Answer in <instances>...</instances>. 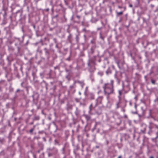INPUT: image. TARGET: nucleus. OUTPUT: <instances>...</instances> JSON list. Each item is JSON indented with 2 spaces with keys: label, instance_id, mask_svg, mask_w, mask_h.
Masks as SVG:
<instances>
[{
  "label": "nucleus",
  "instance_id": "nucleus-25",
  "mask_svg": "<svg viewBox=\"0 0 158 158\" xmlns=\"http://www.w3.org/2000/svg\"><path fill=\"white\" fill-rule=\"evenodd\" d=\"M33 124V122H31V123H30V124Z\"/></svg>",
  "mask_w": 158,
  "mask_h": 158
},
{
  "label": "nucleus",
  "instance_id": "nucleus-30",
  "mask_svg": "<svg viewBox=\"0 0 158 158\" xmlns=\"http://www.w3.org/2000/svg\"><path fill=\"white\" fill-rule=\"evenodd\" d=\"M42 154H43V155H44V153H42Z\"/></svg>",
  "mask_w": 158,
  "mask_h": 158
},
{
  "label": "nucleus",
  "instance_id": "nucleus-23",
  "mask_svg": "<svg viewBox=\"0 0 158 158\" xmlns=\"http://www.w3.org/2000/svg\"><path fill=\"white\" fill-rule=\"evenodd\" d=\"M150 158H154L153 156H151L150 157Z\"/></svg>",
  "mask_w": 158,
  "mask_h": 158
},
{
  "label": "nucleus",
  "instance_id": "nucleus-13",
  "mask_svg": "<svg viewBox=\"0 0 158 158\" xmlns=\"http://www.w3.org/2000/svg\"><path fill=\"white\" fill-rule=\"evenodd\" d=\"M118 98H119V102H120V99H121V97H120V96H118Z\"/></svg>",
  "mask_w": 158,
  "mask_h": 158
},
{
  "label": "nucleus",
  "instance_id": "nucleus-3",
  "mask_svg": "<svg viewBox=\"0 0 158 158\" xmlns=\"http://www.w3.org/2000/svg\"><path fill=\"white\" fill-rule=\"evenodd\" d=\"M157 128L158 129V131H157L156 133V137L155 138V139H152L153 140H154V139H157L158 138V127H157Z\"/></svg>",
  "mask_w": 158,
  "mask_h": 158
},
{
  "label": "nucleus",
  "instance_id": "nucleus-19",
  "mask_svg": "<svg viewBox=\"0 0 158 158\" xmlns=\"http://www.w3.org/2000/svg\"><path fill=\"white\" fill-rule=\"evenodd\" d=\"M129 6L130 7H132V5L131 4L129 5Z\"/></svg>",
  "mask_w": 158,
  "mask_h": 158
},
{
  "label": "nucleus",
  "instance_id": "nucleus-1",
  "mask_svg": "<svg viewBox=\"0 0 158 158\" xmlns=\"http://www.w3.org/2000/svg\"><path fill=\"white\" fill-rule=\"evenodd\" d=\"M103 92L104 94L106 96V98L108 100H109V95L113 94L114 93L113 86V81H111L110 83H107L104 84L103 87Z\"/></svg>",
  "mask_w": 158,
  "mask_h": 158
},
{
  "label": "nucleus",
  "instance_id": "nucleus-11",
  "mask_svg": "<svg viewBox=\"0 0 158 158\" xmlns=\"http://www.w3.org/2000/svg\"><path fill=\"white\" fill-rule=\"evenodd\" d=\"M39 117H35V118H34L35 120H39Z\"/></svg>",
  "mask_w": 158,
  "mask_h": 158
},
{
  "label": "nucleus",
  "instance_id": "nucleus-7",
  "mask_svg": "<svg viewBox=\"0 0 158 158\" xmlns=\"http://www.w3.org/2000/svg\"><path fill=\"white\" fill-rule=\"evenodd\" d=\"M35 127V126H34V127L33 128H32L29 131V132L30 133H32L33 132V131L34 130Z\"/></svg>",
  "mask_w": 158,
  "mask_h": 158
},
{
  "label": "nucleus",
  "instance_id": "nucleus-9",
  "mask_svg": "<svg viewBox=\"0 0 158 158\" xmlns=\"http://www.w3.org/2000/svg\"><path fill=\"white\" fill-rule=\"evenodd\" d=\"M90 98L91 99H94V95H93V94H91Z\"/></svg>",
  "mask_w": 158,
  "mask_h": 158
},
{
  "label": "nucleus",
  "instance_id": "nucleus-20",
  "mask_svg": "<svg viewBox=\"0 0 158 158\" xmlns=\"http://www.w3.org/2000/svg\"><path fill=\"white\" fill-rule=\"evenodd\" d=\"M121 157H122V156H119L118 157V158H121Z\"/></svg>",
  "mask_w": 158,
  "mask_h": 158
},
{
  "label": "nucleus",
  "instance_id": "nucleus-4",
  "mask_svg": "<svg viewBox=\"0 0 158 158\" xmlns=\"http://www.w3.org/2000/svg\"><path fill=\"white\" fill-rule=\"evenodd\" d=\"M116 13L118 15H120L123 14V12L120 11V12H117Z\"/></svg>",
  "mask_w": 158,
  "mask_h": 158
},
{
  "label": "nucleus",
  "instance_id": "nucleus-5",
  "mask_svg": "<svg viewBox=\"0 0 158 158\" xmlns=\"http://www.w3.org/2000/svg\"><path fill=\"white\" fill-rule=\"evenodd\" d=\"M120 103V102H117L116 103V109L118 108L119 107V105Z\"/></svg>",
  "mask_w": 158,
  "mask_h": 158
},
{
  "label": "nucleus",
  "instance_id": "nucleus-14",
  "mask_svg": "<svg viewBox=\"0 0 158 158\" xmlns=\"http://www.w3.org/2000/svg\"><path fill=\"white\" fill-rule=\"evenodd\" d=\"M151 82H152V83H153V84H154V83H155V81H154V80H151Z\"/></svg>",
  "mask_w": 158,
  "mask_h": 158
},
{
  "label": "nucleus",
  "instance_id": "nucleus-21",
  "mask_svg": "<svg viewBox=\"0 0 158 158\" xmlns=\"http://www.w3.org/2000/svg\"><path fill=\"white\" fill-rule=\"evenodd\" d=\"M124 117L125 118H127V115H125L124 116Z\"/></svg>",
  "mask_w": 158,
  "mask_h": 158
},
{
  "label": "nucleus",
  "instance_id": "nucleus-18",
  "mask_svg": "<svg viewBox=\"0 0 158 158\" xmlns=\"http://www.w3.org/2000/svg\"><path fill=\"white\" fill-rule=\"evenodd\" d=\"M118 8H119L120 9V8H122V7H121V6H118Z\"/></svg>",
  "mask_w": 158,
  "mask_h": 158
},
{
  "label": "nucleus",
  "instance_id": "nucleus-8",
  "mask_svg": "<svg viewBox=\"0 0 158 158\" xmlns=\"http://www.w3.org/2000/svg\"><path fill=\"white\" fill-rule=\"evenodd\" d=\"M152 132L153 131H152V130H149L148 133L149 135H151Z\"/></svg>",
  "mask_w": 158,
  "mask_h": 158
},
{
  "label": "nucleus",
  "instance_id": "nucleus-10",
  "mask_svg": "<svg viewBox=\"0 0 158 158\" xmlns=\"http://www.w3.org/2000/svg\"><path fill=\"white\" fill-rule=\"evenodd\" d=\"M153 128V127L151 125L149 126V130H152Z\"/></svg>",
  "mask_w": 158,
  "mask_h": 158
},
{
  "label": "nucleus",
  "instance_id": "nucleus-6",
  "mask_svg": "<svg viewBox=\"0 0 158 158\" xmlns=\"http://www.w3.org/2000/svg\"><path fill=\"white\" fill-rule=\"evenodd\" d=\"M44 50L46 54H49L48 51L46 48H44Z\"/></svg>",
  "mask_w": 158,
  "mask_h": 158
},
{
  "label": "nucleus",
  "instance_id": "nucleus-2",
  "mask_svg": "<svg viewBox=\"0 0 158 158\" xmlns=\"http://www.w3.org/2000/svg\"><path fill=\"white\" fill-rule=\"evenodd\" d=\"M103 96H99L96 100V102L94 105L93 106L92 103L91 104L89 107L90 111H91L92 108L94 109L96 107L102 103V101L103 99Z\"/></svg>",
  "mask_w": 158,
  "mask_h": 158
},
{
  "label": "nucleus",
  "instance_id": "nucleus-28",
  "mask_svg": "<svg viewBox=\"0 0 158 158\" xmlns=\"http://www.w3.org/2000/svg\"><path fill=\"white\" fill-rule=\"evenodd\" d=\"M123 110V112H125V110L124 109Z\"/></svg>",
  "mask_w": 158,
  "mask_h": 158
},
{
  "label": "nucleus",
  "instance_id": "nucleus-12",
  "mask_svg": "<svg viewBox=\"0 0 158 158\" xmlns=\"http://www.w3.org/2000/svg\"><path fill=\"white\" fill-rule=\"evenodd\" d=\"M119 94V96H121V92L120 90L118 91Z\"/></svg>",
  "mask_w": 158,
  "mask_h": 158
},
{
  "label": "nucleus",
  "instance_id": "nucleus-22",
  "mask_svg": "<svg viewBox=\"0 0 158 158\" xmlns=\"http://www.w3.org/2000/svg\"><path fill=\"white\" fill-rule=\"evenodd\" d=\"M40 152V150H39L38 151V152L39 153Z\"/></svg>",
  "mask_w": 158,
  "mask_h": 158
},
{
  "label": "nucleus",
  "instance_id": "nucleus-24",
  "mask_svg": "<svg viewBox=\"0 0 158 158\" xmlns=\"http://www.w3.org/2000/svg\"><path fill=\"white\" fill-rule=\"evenodd\" d=\"M124 10H125L126 9V7H124Z\"/></svg>",
  "mask_w": 158,
  "mask_h": 158
},
{
  "label": "nucleus",
  "instance_id": "nucleus-15",
  "mask_svg": "<svg viewBox=\"0 0 158 158\" xmlns=\"http://www.w3.org/2000/svg\"><path fill=\"white\" fill-rule=\"evenodd\" d=\"M48 155L49 156H52V154H51V153H49L48 154Z\"/></svg>",
  "mask_w": 158,
  "mask_h": 158
},
{
  "label": "nucleus",
  "instance_id": "nucleus-31",
  "mask_svg": "<svg viewBox=\"0 0 158 158\" xmlns=\"http://www.w3.org/2000/svg\"><path fill=\"white\" fill-rule=\"evenodd\" d=\"M100 29V28H98V30H99V29Z\"/></svg>",
  "mask_w": 158,
  "mask_h": 158
},
{
  "label": "nucleus",
  "instance_id": "nucleus-26",
  "mask_svg": "<svg viewBox=\"0 0 158 158\" xmlns=\"http://www.w3.org/2000/svg\"><path fill=\"white\" fill-rule=\"evenodd\" d=\"M67 60H70V59H69V58H68L67 59Z\"/></svg>",
  "mask_w": 158,
  "mask_h": 158
},
{
  "label": "nucleus",
  "instance_id": "nucleus-27",
  "mask_svg": "<svg viewBox=\"0 0 158 158\" xmlns=\"http://www.w3.org/2000/svg\"><path fill=\"white\" fill-rule=\"evenodd\" d=\"M19 89H18V90H17V92H19Z\"/></svg>",
  "mask_w": 158,
  "mask_h": 158
},
{
  "label": "nucleus",
  "instance_id": "nucleus-17",
  "mask_svg": "<svg viewBox=\"0 0 158 158\" xmlns=\"http://www.w3.org/2000/svg\"><path fill=\"white\" fill-rule=\"evenodd\" d=\"M66 78H67L68 80H69V76L68 75L66 77Z\"/></svg>",
  "mask_w": 158,
  "mask_h": 158
},
{
  "label": "nucleus",
  "instance_id": "nucleus-16",
  "mask_svg": "<svg viewBox=\"0 0 158 158\" xmlns=\"http://www.w3.org/2000/svg\"><path fill=\"white\" fill-rule=\"evenodd\" d=\"M76 17L78 19H79L80 18V16L79 15H77Z\"/></svg>",
  "mask_w": 158,
  "mask_h": 158
},
{
  "label": "nucleus",
  "instance_id": "nucleus-29",
  "mask_svg": "<svg viewBox=\"0 0 158 158\" xmlns=\"http://www.w3.org/2000/svg\"><path fill=\"white\" fill-rule=\"evenodd\" d=\"M7 59L8 60H9V58H8V57H7Z\"/></svg>",
  "mask_w": 158,
  "mask_h": 158
}]
</instances>
